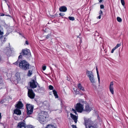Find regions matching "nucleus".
I'll return each mask as SVG.
<instances>
[{"label":"nucleus","instance_id":"f257e3e1","mask_svg":"<svg viewBox=\"0 0 128 128\" xmlns=\"http://www.w3.org/2000/svg\"><path fill=\"white\" fill-rule=\"evenodd\" d=\"M30 64L25 60H24L20 62L19 66L24 70H26L29 69Z\"/></svg>","mask_w":128,"mask_h":128},{"label":"nucleus","instance_id":"f03ea898","mask_svg":"<svg viewBox=\"0 0 128 128\" xmlns=\"http://www.w3.org/2000/svg\"><path fill=\"white\" fill-rule=\"evenodd\" d=\"M84 124L86 128H96V125L93 124L91 120L86 118H84Z\"/></svg>","mask_w":128,"mask_h":128},{"label":"nucleus","instance_id":"7ed1b4c3","mask_svg":"<svg viewBox=\"0 0 128 128\" xmlns=\"http://www.w3.org/2000/svg\"><path fill=\"white\" fill-rule=\"evenodd\" d=\"M47 112L44 111H42L40 114L38 118V120L40 122L42 123V122L46 120V118L47 116Z\"/></svg>","mask_w":128,"mask_h":128},{"label":"nucleus","instance_id":"20e7f679","mask_svg":"<svg viewBox=\"0 0 128 128\" xmlns=\"http://www.w3.org/2000/svg\"><path fill=\"white\" fill-rule=\"evenodd\" d=\"M26 108L28 115L32 113L34 108V106L30 104H26Z\"/></svg>","mask_w":128,"mask_h":128},{"label":"nucleus","instance_id":"39448f33","mask_svg":"<svg viewBox=\"0 0 128 128\" xmlns=\"http://www.w3.org/2000/svg\"><path fill=\"white\" fill-rule=\"evenodd\" d=\"M30 86L31 88L34 89L37 87V86L38 85V84L37 82L36 78L34 80H32L29 82Z\"/></svg>","mask_w":128,"mask_h":128},{"label":"nucleus","instance_id":"423d86ee","mask_svg":"<svg viewBox=\"0 0 128 128\" xmlns=\"http://www.w3.org/2000/svg\"><path fill=\"white\" fill-rule=\"evenodd\" d=\"M75 108L78 112H82L84 110V106L80 103H78L76 104Z\"/></svg>","mask_w":128,"mask_h":128},{"label":"nucleus","instance_id":"0eeeda50","mask_svg":"<svg viewBox=\"0 0 128 128\" xmlns=\"http://www.w3.org/2000/svg\"><path fill=\"white\" fill-rule=\"evenodd\" d=\"M20 54H22L23 55L27 57H29L31 56V54L30 50L28 49L24 50L23 49Z\"/></svg>","mask_w":128,"mask_h":128},{"label":"nucleus","instance_id":"6e6552de","mask_svg":"<svg viewBox=\"0 0 128 128\" xmlns=\"http://www.w3.org/2000/svg\"><path fill=\"white\" fill-rule=\"evenodd\" d=\"M28 96L30 99L34 98L35 96V94L32 89H28Z\"/></svg>","mask_w":128,"mask_h":128},{"label":"nucleus","instance_id":"1a4fd4ad","mask_svg":"<svg viewBox=\"0 0 128 128\" xmlns=\"http://www.w3.org/2000/svg\"><path fill=\"white\" fill-rule=\"evenodd\" d=\"M28 126L26 124L25 122L24 121L23 122H21L18 123L17 128H26Z\"/></svg>","mask_w":128,"mask_h":128},{"label":"nucleus","instance_id":"9d476101","mask_svg":"<svg viewBox=\"0 0 128 128\" xmlns=\"http://www.w3.org/2000/svg\"><path fill=\"white\" fill-rule=\"evenodd\" d=\"M34 91L38 93H42L45 92V89L43 87H40L38 85L37 88V89L34 90Z\"/></svg>","mask_w":128,"mask_h":128},{"label":"nucleus","instance_id":"9b49d317","mask_svg":"<svg viewBox=\"0 0 128 128\" xmlns=\"http://www.w3.org/2000/svg\"><path fill=\"white\" fill-rule=\"evenodd\" d=\"M14 106L17 108L21 109L23 107L24 105L21 101H19L16 102V104H15Z\"/></svg>","mask_w":128,"mask_h":128},{"label":"nucleus","instance_id":"f8f14e48","mask_svg":"<svg viewBox=\"0 0 128 128\" xmlns=\"http://www.w3.org/2000/svg\"><path fill=\"white\" fill-rule=\"evenodd\" d=\"M14 78L15 79V80H14V82L17 81L18 82L20 80V75L19 73L17 72L15 76H14Z\"/></svg>","mask_w":128,"mask_h":128},{"label":"nucleus","instance_id":"ddd939ff","mask_svg":"<svg viewBox=\"0 0 128 128\" xmlns=\"http://www.w3.org/2000/svg\"><path fill=\"white\" fill-rule=\"evenodd\" d=\"M4 52L7 56H9L11 53V50L8 48H7L4 51Z\"/></svg>","mask_w":128,"mask_h":128},{"label":"nucleus","instance_id":"4468645a","mask_svg":"<svg viewBox=\"0 0 128 128\" xmlns=\"http://www.w3.org/2000/svg\"><path fill=\"white\" fill-rule=\"evenodd\" d=\"M70 116L72 118L73 120L76 123H77V120L78 119V118L77 116L72 113L70 114Z\"/></svg>","mask_w":128,"mask_h":128},{"label":"nucleus","instance_id":"2eb2a0df","mask_svg":"<svg viewBox=\"0 0 128 128\" xmlns=\"http://www.w3.org/2000/svg\"><path fill=\"white\" fill-rule=\"evenodd\" d=\"M67 10V8L65 6H62L60 8L59 10L60 12H65Z\"/></svg>","mask_w":128,"mask_h":128},{"label":"nucleus","instance_id":"dca6fc26","mask_svg":"<svg viewBox=\"0 0 128 128\" xmlns=\"http://www.w3.org/2000/svg\"><path fill=\"white\" fill-rule=\"evenodd\" d=\"M113 82H112L110 83L109 86L110 91L112 94H114V91L113 88Z\"/></svg>","mask_w":128,"mask_h":128},{"label":"nucleus","instance_id":"f3484780","mask_svg":"<svg viewBox=\"0 0 128 128\" xmlns=\"http://www.w3.org/2000/svg\"><path fill=\"white\" fill-rule=\"evenodd\" d=\"M14 113L18 115H20L21 114V112L19 109L17 108L15 109L14 111Z\"/></svg>","mask_w":128,"mask_h":128},{"label":"nucleus","instance_id":"a211bd4d","mask_svg":"<svg viewBox=\"0 0 128 128\" xmlns=\"http://www.w3.org/2000/svg\"><path fill=\"white\" fill-rule=\"evenodd\" d=\"M86 112H89L91 110V109L89 107V105L86 104L84 110H83Z\"/></svg>","mask_w":128,"mask_h":128},{"label":"nucleus","instance_id":"6ab92c4d","mask_svg":"<svg viewBox=\"0 0 128 128\" xmlns=\"http://www.w3.org/2000/svg\"><path fill=\"white\" fill-rule=\"evenodd\" d=\"M86 73L89 78L91 77L92 76H94L92 72L91 71L87 70L86 72Z\"/></svg>","mask_w":128,"mask_h":128},{"label":"nucleus","instance_id":"aec40b11","mask_svg":"<svg viewBox=\"0 0 128 128\" xmlns=\"http://www.w3.org/2000/svg\"><path fill=\"white\" fill-rule=\"evenodd\" d=\"M52 92L55 98H58V96L57 94V92L55 90H53L52 91Z\"/></svg>","mask_w":128,"mask_h":128},{"label":"nucleus","instance_id":"412c9836","mask_svg":"<svg viewBox=\"0 0 128 128\" xmlns=\"http://www.w3.org/2000/svg\"><path fill=\"white\" fill-rule=\"evenodd\" d=\"M89 78L91 82L93 84L95 82L94 76H92L91 77H89Z\"/></svg>","mask_w":128,"mask_h":128},{"label":"nucleus","instance_id":"4be33fe9","mask_svg":"<svg viewBox=\"0 0 128 128\" xmlns=\"http://www.w3.org/2000/svg\"><path fill=\"white\" fill-rule=\"evenodd\" d=\"M96 72L97 74V77L98 79V83L99 84L100 83V76L99 74L98 73V68H97V66H96Z\"/></svg>","mask_w":128,"mask_h":128},{"label":"nucleus","instance_id":"5701e85b","mask_svg":"<svg viewBox=\"0 0 128 128\" xmlns=\"http://www.w3.org/2000/svg\"><path fill=\"white\" fill-rule=\"evenodd\" d=\"M78 87L80 90L83 91H84V88L80 84H78Z\"/></svg>","mask_w":128,"mask_h":128},{"label":"nucleus","instance_id":"b1692460","mask_svg":"<svg viewBox=\"0 0 128 128\" xmlns=\"http://www.w3.org/2000/svg\"><path fill=\"white\" fill-rule=\"evenodd\" d=\"M45 128H56L54 126L49 124Z\"/></svg>","mask_w":128,"mask_h":128},{"label":"nucleus","instance_id":"393cba45","mask_svg":"<svg viewBox=\"0 0 128 128\" xmlns=\"http://www.w3.org/2000/svg\"><path fill=\"white\" fill-rule=\"evenodd\" d=\"M32 74V70H29L28 73L27 75L28 76H30Z\"/></svg>","mask_w":128,"mask_h":128},{"label":"nucleus","instance_id":"a878e982","mask_svg":"<svg viewBox=\"0 0 128 128\" xmlns=\"http://www.w3.org/2000/svg\"><path fill=\"white\" fill-rule=\"evenodd\" d=\"M68 18L69 19L73 21L74 20V18L73 17L69 16Z\"/></svg>","mask_w":128,"mask_h":128},{"label":"nucleus","instance_id":"bb28decb","mask_svg":"<svg viewBox=\"0 0 128 128\" xmlns=\"http://www.w3.org/2000/svg\"><path fill=\"white\" fill-rule=\"evenodd\" d=\"M116 19L119 22H121L122 21V19L119 17H118Z\"/></svg>","mask_w":128,"mask_h":128},{"label":"nucleus","instance_id":"cd10ccee","mask_svg":"<svg viewBox=\"0 0 128 128\" xmlns=\"http://www.w3.org/2000/svg\"><path fill=\"white\" fill-rule=\"evenodd\" d=\"M121 45L120 44H117L116 46H115V47L114 48L116 49L118 48L120 46H121Z\"/></svg>","mask_w":128,"mask_h":128},{"label":"nucleus","instance_id":"c85d7f7f","mask_svg":"<svg viewBox=\"0 0 128 128\" xmlns=\"http://www.w3.org/2000/svg\"><path fill=\"white\" fill-rule=\"evenodd\" d=\"M49 89L50 90H52L54 88L53 87L52 85H50L49 86Z\"/></svg>","mask_w":128,"mask_h":128},{"label":"nucleus","instance_id":"c756f323","mask_svg":"<svg viewBox=\"0 0 128 128\" xmlns=\"http://www.w3.org/2000/svg\"><path fill=\"white\" fill-rule=\"evenodd\" d=\"M121 3L124 6L125 4L124 1V0H120Z\"/></svg>","mask_w":128,"mask_h":128},{"label":"nucleus","instance_id":"7c9ffc66","mask_svg":"<svg viewBox=\"0 0 128 128\" xmlns=\"http://www.w3.org/2000/svg\"><path fill=\"white\" fill-rule=\"evenodd\" d=\"M26 128H32V126L31 125H28Z\"/></svg>","mask_w":128,"mask_h":128},{"label":"nucleus","instance_id":"2f4dec72","mask_svg":"<svg viewBox=\"0 0 128 128\" xmlns=\"http://www.w3.org/2000/svg\"><path fill=\"white\" fill-rule=\"evenodd\" d=\"M99 14L100 15H101L102 14V15L103 14V12L101 10H100V11L99 12Z\"/></svg>","mask_w":128,"mask_h":128},{"label":"nucleus","instance_id":"473e14b6","mask_svg":"<svg viewBox=\"0 0 128 128\" xmlns=\"http://www.w3.org/2000/svg\"><path fill=\"white\" fill-rule=\"evenodd\" d=\"M72 111H73L74 112V113H75L76 114H77L75 110L73 108H72Z\"/></svg>","mask_w":128,"mask_h":128},{"label":"nucleus","instance_id":"72a5a7b5","mask_svg":"<svg viewBox=\"0 0 128 128\" xmlns=\"http://www.w3.org/2000/svg\"><path fill=\"white\" fill-rule=\"evenodd\" d=\"M95 35L96 36H99V34L98 32H96L95 33Z\"/></svg>","mask_w":128,"mask_h":128},{"label":"nucleus","instance_id":"f704fd0d","mask_svg":"<svg viewBox=\"0 0 128 128\" xmlns=\"http://www.w3.org/2000/svg\"><path fill=\"white\" fill-rule=\"evenodd\" d=\"M100 8L101 9H103L104 8V6L103 4H101L100 6Z\"/></svg>","mask_w":128,"mask_h":128},{"label":"nucleus","instance_id":"c9c22d12","mask_svg":"<svg viewBox=\"0 0 128 128\" xmlns=\"http://www.w3.org/2000/svg\"><path fill=\"white\" fill-rule=\"evenodd\" d=\"M46 68V66H44L42 67V69L43 70H44Z\"/></svg>","mask_w":128,"mask_h":128},{"label":"nucleus","instance_id":"e433bc0d","mask_svg":"<svg viewBox=\"0 0 128 128\" xmlns=\"http://www.w3.org/2000/svg\"><path fill=\"white\" fill-rule=\"evenodd\" d=\"M79 102L80 103H84V101L83 100H79Z\"/></svg>","mask_w":128,"mask_h":128},{"label":"nucleus","instance_id":"4c0bfd02","mask_svg":"<svg viewBox=\"0 0 128 128\" xmlns=\"http://www.w3.org/2000/svg\"><path fill=\"white\" fill-rule=\"evenodd\" d=\"M59 15L61 16H64V13H60L59 14Z\"/></svg>","mask_w":128,"mask_h":128},{"label":"nucleus","instance_id":"58836bf2","mask_svg":"<svg viewBox=\"0 0 128 128\" xmlns=\"http://www.w3.org/2000/svg\"><path fill=\"white\" fill-rule=\"evenodd\" d=\"M50 36V34H48L46 36V39H48L49 38V37Z\"/></svg>","mask_w":128,"mask_h":128},{"label":"nucleus","instance_id":"ea45409f","mask_svg":"<svg viewBox=\"0 0 128 128\" xmlns=\"http://www.w3.org/2000/svg\"><path fill=\"white\" fill-rule=\"evenodd\" d=\"M72 128H77L76 126L73 124L72 125Z\"/></svg>","mask_w":128,"mask_h":128},{"label":"nucleus","instance_id":"a19ab883","mask_svg":"<svg viewBox=\"0 0 128 128\" xmlns=\"http://www.w3.org/2000/svg\"><path fill=\"white\" fill-rule=\"evenodd\" d=\"M116 49L114 48L112 49V51H111V52L112 53H113L114 52V51Z\"/></svg>","mask_w":128,"mask_h":128},{"label":"nucleus","instance_id":"79ce46f5","mask_svg":"<svg viewBox=\"0 0 128 128\" xmlns=\"http://www.w3.org/2000/svg\"><path fill=\"white\" fill-rule=\"evenodd\" d=\"M18 61H17L15 63H14V64H15L16 65H17L18 64Z\"/></svg>","mask_w":128,"mask_h":128},{"label":"nucleus","instance_id":"37998d69","mask_svg":"<svg viewBox=\"0 0 128 128\" xmlns=\"http://www.w3.org/2000/svg\"><path fill=\"white\" fill-rule=\"evenodd\" d=\"M22 57V56L21 55H20L18 57V58L19 59L21 58Z\"/></svg>","mask_w":128,"mask_h":128},{"label":"nucleus","instance_id":"c03bdc74","mask_svg":"<svg viewBox=\"0 0 128 128\" xmlns=\"http://www.w3.org/2000/svg\"><path fill=\"white\" fill-rule=\"evenodd\" d=\"M4 15H5L4 14L1 13L0 14V16H4Z\"/></svg>","mask_w":128,"mask_h":128},{"label":"nucleus","instance_id":"a18cd8bd","mask_svg":"<svg viewBox=\"0 0 128 128\" xmlns=\"http://www.w3.org/2000/svg\"><path fill=\"white\" fill-rule=\"evenodd\" d=\"M101 15H100L97 17V18L99 19H100L101 18Z\"/></svg>","mask_w":128,"mask_h":128},{"label":"nucleus","instance_id":"49530a36","mask_svg":"<svg viewBox=\"0 0 128 128\" xmlns=\"http://www.w3.org/2000/svg\"><path fill=\"white\" fill-rule=\"evenodd\" d=\"M26 44L27 45L28 44V42L27 40H26Z\"/></svg>","mask_w":128,"mask_h":128},{"label":"nucleus","instance_id":"de8ad7c7","mask_svg":"<svg viewBox=\"0 0 128 128\" xmlns=\"http://www.w3.org/2000/svg\"><path fill=\"white\" fill-rule=\"evenodd\" d=\"M2 118L1 114L0 112V119Z\"/></svg>","mask_w":128,"mask_h":128},{"label":"nucleus","instance_id":"09e8293b","mask_svg":"<svg viewBox=\"0 0 128 128\" xmlns=\"http://www.w3.org/2000/svg\"><path fill=\"white\" fill-rule=\"evenodd\" d=\"M5 15L6 16H9V17H10V16L9 15H8V14H6V15Z\"/></svg>","mask_w":128,"mask_h":128},{"label":"nucleus","instance_id":"8fccbe9b","mask_svg":"<svg viewBox=\"0 0 128 128\" xmlns=\"http://www.w3.org/2000/svg\"><path fill=\"white\" fill-rule=\"evenodd\" d=\"M103 0H100L99 2H102Z\"/></svg>","mask_w":128,"mask_h":128},{"label":"nucleus","instance_id":"3c124183","mask_svg":"<svg viewBox=\"0 0 128 128\" xmlns=\"http://www.w3.org/2000/svg\"><path fill=\"white\" fill-rule=\"evenodd\" d=\"M2 80V78H0V82H2V81H1V80Z\"/></svg>","mask_w":128,"mask_h":128},{"label":"nucleus","instance_id":"603ef678","mask_svg":"<svg viewBox=\"0 0 128 128\" xmlns=\"http://www.w3.org/2000/svg\"><path fill=\"white\" fill-rule=\"evenodd\" d=\"M52 64L54 66H55V67H56V64Z\"/></svg>","mask_w":128,"mask_h":128},{"label":"nucleus","instance_id":"864d4df0","mask_svg":"<svg viewBox=\"0 0 128 128\" xmlns=\"http://www.w3.org/2000/svg\"><path fill=\"white\" fill-rule=\"evenodd\" d=\"M50 69L51 70H52V68L51 67L50 68Z\"/></svg>","mask_w":128,"mask_h":128},{"label":"nucleus","instance_id":"5fc2aeb1","mask_svg":"<svg viewBox=\"0 0 128 128\" xmlns=\"http://www.w3.org/2000/svg\"><path fill=\"white\" fill-rule=\"evenodd\" d=\"M8 34H6V35H5V36H7Z\"/></svg>","mask_w":128,"mask_h":128},{"label":"nucleus","instance_id":"6e6d98bb","mask_svg":"<svg viewBox=\"0 0 128 128\" xmlns=\"http://www.w3.org/2000/svg\"><path fill=\"white\" fill-rule=\"evenodd\" d=\"M7 5H8V7L9 8V7H10V6H9V5H8V4Z\"/></svg>","mask_w":128,"mask_h":128},{"label":"nucleus","instance_id":"4d7b16f0","mask_svg":"<svg viewBox=\"0 0 128 128\" xmlns=\"http://www.w3.org/2000/svg\"><path fill=\"white\" fill-rule=\"evenodd\" d=\"M19 34H20V35H21V34L20 33H19Z\"/></svg>","mask_w":128,"mask_h":128},{"label":"nucleus","instance_id":"13d9d810","mask_svg":"<svg viewBox=\"0 0 128 128\" xmlns=\"http://www.w3.org/2000/svg\"><path fill=\"white\" fill-rule=\"evenodd\" d=\"M51 92H50V93H51Z\"/></svg>","mask_w":128,"mask_h":128},{"label":"nucleus","instance_id":"bf43d9fd","mask_svg":"<svg viewBox=\"0 0 128 128\" xmlns=\"http://www.w3.org/2000/svg\"><path fill=\"white\" fill-rule=\"evenodd\" d=\"M51 92H50V93H51Z\"/></svg>","mask_w":128,"mask_h":128},{"label":"nucleus","instance_id":"052dcab7","mask_svg":"<svg viewBox=\"0 0 128 128\" xmlns=\"http://www.w3.org/2000/svg\"><path fill=\"white\" fill-rule=\"evenodd\" d=\"M51 92H50V93H51Z\"/></svg>","mask_w":128,"mask_h":128},{"label":"nucleus","instance_id":"680f3d73","mask_svg":"<svg viewBox=\"0 0 128 128\" xmlns=\"http://www.w3.org/2000/svg\"><path fill=\"white\" fill-rule=\"evenodd\" d=\"M1 83H2L0 82V84H1Z\"/></svg>","mask_w":128,"mask_h":128}]
</instances>
